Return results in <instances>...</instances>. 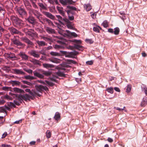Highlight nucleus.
<instances>
[{"label": "nucleus", "mask_w": 147, "mask_h": 147, "mask_svg": "<svg viewBox=\"0 0 147 147\" xmlns=\"http://www.w3.org/2000/svg\"><path fill=\"white\" fill-rule=\"evenodd\" d=\"M86 42L90 44H91L93 43V41L91 39H86L85 40Z\"/></svg>", "instance_id": "nucleus-45"}, {"label": "nucleus", "mask_w": 147, "mask_h": 147, "mask_svg": "<svg viewBox=\"0 0 147 147\" xmlns=\"http://www.w3.org/2000/svg\"><path fill=\"white\" fill-rule=\"evenodd\" d=\"M2 147H11L10 145L5 144H2Z\"/></svg>", "instance_id": "nucleus-62"}, {"label": "nucleus", "mask_w": 147, "mask_h": 147, "mask_svg": "<svg viewBox=\"0 0 147 147\" xmlns=\"http://www.w3.org/2000/svg\"><path fill=\"white\" fill-rule=\"evenodd\" d=\"M108 31L111 33L113 34L114 32L112 28H109L108 29Z\"/></svg>", "instance_id": "nucleus-59"}, {"label": "nucleus", "mask_w": 147, "mask_h": 147, "mask_svg": "<svg viewBox=\"0 0 147 147\" xmlns=\"http://www.w3.org/2000/svg\"><path fill=\"white\" fill-rule=\"evenodd\" d=\"M147 104V98H143L141 104V106L142 107H145Z\"/></svg>", "instance_id": "nucleus-29"}, {"label": "nucleus", "mask_w": 147, "mask_h": 147, "mask_svg": "<svg viewBox=\"0 0 147 147\" xmlns=\"http://www.w3.org/2000/svg\"><path fill=\"white\" fill-rule=\"evenodd\" d=\"M32 4L33 7L35 9H38V7L35 2L33 1L32 2Z\"/></svg>", "instance_id": "nucleus-51"}, {"label": "nucleus", "mask_w": 147, "mask_h": 147, "mask_svg": "<svg viewBox=\"0 0 147 147\" xmlns=\"http://www.w3.org/2000/svg\"><path fill=\"white\" fill-rule=\"evenodd\" d=\"M93 30L96 32H100V30L98 28L94 27L93 28Z\"/></svg>", "instance_id": "nucleus-44"}, {"label": "nucleus", "mask_w": 147, "mask_h": 147, "mask_svg": "<svg viewBox=\"0 0 147 147\" xmlns=\"http://www.w3.org/2000/svg\"><path fill=\"white\" fill-rule=\"evenodd\" d=\"M114 90L117 92H120V89L118 87H115L114 88Z\"/></svg>", "instance_id": "nucleus-63"}, {"label": "nucleus", "mask_w": 147, "mask_h": 147, "mask_svg": "<svg viewBox=\"0 0 147 147\" xmlns=\"http://www.w3.org/2000/svg\"><path fill=\"white\" fill-rule=\"evenodd\" d=\"M24 4L29 14H33L34 15L35 13L37 14L36 12L37 13L38 11L32 8L30 3L28 1L25 0L24 1Z\"/></svg>", "instance_id": "nucleus-3"}, {"label": "nucleus", "mask_w": 147, "mask_h": 147, "mask_svg": "<svg viewBox=\"0 0 147 147\" xmlns=\"http://www.w3.org/2000/svg\"><path fill=\"white\" fill-rule=\"evenodd\" d=\"M38 70L39 71V72L34 71L33 72V74L35 76L41 79L44 78V76L43 75L49 76L51 74V73L49 71H45L42 70Z\"/></svg>", "instance_id": "nucleus-2"}, {"label": "nucleus", "mask_w": 147, "mask_h": 147, "mask_svg": "<svg viewBox=\"0 0 147 147\" xmlns=\"http://www.w3.org/2000/svg\"><path fill=\"white\" fill-rule=\"evenodd\" d=\"M17 12L20 17L23 18L24 16L27 15V13L26 11L24 9L19 7L17 8Z\"/></svg>", "instance_id": "nucleus-7"}, {"label": "nucleus", "mask_w": 147, "mask_h": 147, "mask_svg": "<svg viewBox=\"0 0 147 147\" xmlns=\"http://www.w3.org/2000/svg\"><path fill=\"white\" fill-rule=\"evenodd\" d=\"M36 90L39 92L42 93L44 90L46 91L49 90L48 88L46 86H43L42 85H37L35 86Z\"/></svg>", "instance_id": "nucleus-11"}, {"label": "nucleus", "mask_w": 147, "mask_h": 147, "mask_svg": "<svg viewBox=\"0 0 147 147\" xmlns=\"http://www.w3.org/2000/svg\"><path fill=\"white\" fill-rule=\"evenodd\" d=\"M42 65L44 67L47 69L54 67V66L53 65L49 64L43 63L42 64Z\"/></svg>", "instance_id": "nucleus-31"}, {"label": "nucleus", "mask_w": 147, "mask_h": 147, "mask_svg": "<svg viewBox=\"0 0 147 147\" xmlns=\"http://www.w3.org/2000/svg\"><path fill=\"white\" fill-rule=\"evenodd\" d=\"M45 82L48 84L49 86H53L55 84L47 80H45Z\"/></svg>", "instance_id": "nucleus-47"}, {"label": "nucleus", "mask_w": 147, "mask_h": 147, "mask_svg": "<svg viewBox=\"0 0 147 147\" xmlns=\"http://www.w3.org/2000/svg\"><path fill=\"white\" fill-rule=\"evenodd\" d=\"M66 61L67 63L69 64H71V63L76 64L77 63L76 61L70 59H67L66 60Z\"/></svg>", "instance_id": "nucleus-36"}, {"label": "nucleus", "mask_w": 147, "mask_h": 147, "mask_svg": "<svg viewBox=\"0 0 147 147\" xmlns=\"http://www.w3.org/2000/svg\"><path fill=\"white\" fill-rule=\"evenodd\" d=\"M61 114L58 112H56L55 114L54 117V118L57 121H58L60 118Z\"/></svg>", "instance_id": "nucleus-30"}, {"label": "nucleus", "mask_w": 147, "mask_h": 147, "mask_svg": "<svg viewBox=\"0 0 147 147\" xmlns=\"http://www.w3.org/2000/svg\"><path fill=\"white\" fill-rule=\"evenodd\" d=\"M50 54L52 56H58L59 55V53L53 51L51 52Z\"/></svg>", "instance_id": "nucleus-42"}, {"label": "nucleus", "mask_w": 147, "mask_h": 147, "mask_svg": "<svg viewBox=\"0 0 147 147\" xmlns=\"http://www.w3.org/2000/svg\"><path fill=\"white\" fill-rule=\"evenodd\" d=\"M51 133L49 130H47L46 132V135L48 138H50L51 136Z\"/></svg>", "instance_id": "nucleus-38"}, {"label": "nucleus", "mask_w": 147, "mask_h": 147, "mask_svg": "<svg viewBox=\"0 0 147 147\" xmlns=\"http://www.w3.org/2000/svg\"><path fill=\"white\" fill-rule=\"evenodd\" d=\"M87 65H91L93 64V61H88L86 62Z\"/></svg>", "instance_id": "nucleus-54"}, {"label": "nucleus", "mask_w": 147, "mask_h": 147, "mask_svg": "<svg viewBox=\"0 0 147 147\" xmlns=\"http://www.w3.org/2000/svg\"><path fill=\"white\" fill-rule=\"evenodd\" d=\"M0 13H2L3 15L5 13L4 9L1 7H0Z\"/></svg>", "instance_id": "nucleus-52"}, {"label": "nucleus", "mask_w": 147, "mask_h": 147, "mask_svg": "<svg viewBox=\"0 0 147 147\" xmlns=\"http://www.w3.org/2000/svg\"><path fill=\"white\" fill-rule=\"evenodd\" d=\"M74 47L77 49L80 50V49L82 48V47L80 45H74Z\"/></svg>", "instance_id": "nucleus-50"}, {"label": "nucleus", "mask_w": 147, "mask_h": 147, "mask_svg": "<svg viewBox=\"0 0 147 147\" xmlns=\"http://www.w3.org/2000/svg\"><path fill=\"white\" fill-rule=\"evenodd\" d=\"M125 107H123V108L121 109V108H119L118 107H114V109H116L117 110H119V111H123V110H124Z\"/></svg>", "instance_id": "nucleus-57"}, {"label": "nucleus", "mask_w": 147, "mask_h": 147, "mask_svg": "<svg viewBox=\"0 0 147 147\" xmlns=\"http://www.w3.org/2000/svg\"><path fill=\"white\" fill-rule=\"evenodd\" d=\"M113 33L116 35H117L119 34L120 29L118 27H116L114 29Z\"/></svg>", "instance_id": "nucleus-34"}, {"label": "nucleus", "mask_w": 147, "mask_h": 147, "mask_svg": "<svg viewBox=\"0 0 147 147\" xmlns=\"http://www.w3.org/2000/svg\"><path fill=\"white\" fill-rule=\"evenodd\" d=\"M8 5H7L9 7H12L13 6V4L12 3L11 1L8 2Z\"/></svg>", "instance_id": "nucleus-55"}, {"label": "nucleus", "mask_w": 147, "mask_h": 147, "mask_svg": "<svg viewBox=\"0 0 147 147\" xmlns=\"http://www.w3.org/2000/svg\"><path fill=\"white\" fill-rule=\"evenodd\" d=\"M69 20L71 21L73 20L74 19V16H69Z\"/></svg>", "instance_id": "nucleus-64"}, {"label": "nucleus", "mask_w": 147, "mask_h": 147, "mask_svg": "<svg viewBox=\"0 0 147 147\" xmlns=\"http://www.w3.org/2000/svg\"><path fill=\"white\" fill-rule=\"evenodd\" d=\"M7 105L9 107H13L14 108L16 107V106L14 103L12 102H9L7 103Z\"/></svg>", "instance_id": "nucleus-40"}, {"label": "nucleus", "mask_w": 147, "mask_h": 147, "mask_svg": "<svg viewBox=\"0 0 147 147\" xmlns=\"http://www.w3.org/2000/svg\"><path fill=\"white\" fill-rule=\"evenodd\" d=\"M43 14L47 17L52 20H54L55 19V17L49 12L45 11L43 12Z\"/></svg>", "instance_id": "nucleus-21"}, {"label": "nucleus", "mask_w": 147, "mask_h": 147, "mask_svg": "<svg viewBox=\"0 0 147 147\" xmlns=\"http://www.w3.org/2000/svg\"><path fill=\"white\" fill-rule=\"evenodd\" d=\"M24 70L26 72H28L29 74H32L33 72L32 70L31 69H24Z\"/></svg>", "instance_id": "nucleus-53"}, {"label": "nucleus", "mask_w": 147, "mask_h": 147, "mask_svg": "<svg viewBox=\"0 0 147 147\" xmlns=\"http://www.w3.org/2000/svg\"><path fill=\"white\" fill-rule=\"evenodd\" d=\"M19 55L21 57L22 59L26 61H27L28 60L29 56L26 55L25 53L20 52L19 53Z\"/></svg>", "instance_id": "nucleus-18"}, {"label": "nucleus", "mask_w": 147, "mask_h": 147, "mask_svg": "<svg viewBox=\"0 0 147 147\" xmlns=\"http://www.w3.org/2000/svg\"><path fill=\"white\" fill-rule=\"evenodd\" d=\"M12 41L14 45L17 46H25V44L22 43L19 40L16 39L15 37L12 39Z\"/></svg>", "instance_id": "nucleus-13"}, {"label": "nucleus", "mask_w": 147, "mask_h": 147, "mask_svg": "<svg viewBox=\"0 0 147 147\" xmlns=\"http://www.w3.org/2000/svg\"><path fill=\"white\" fill-rule=\"evenodd\" d=\"M102 25L105 28H107L108 26V23L107 20L104 21L102 23Z\"/></svg>", "instance_id": "nucleus-39"}, {"label": "nucleus", "mask_w": 147, "mask_h": 147, "mask_svg": "<svg viewBox=\"0 0 147 147\" xmlns=\"http://www.w3.org/2000/svg\"><path fill=\"white\" fill-rule=\"evenodd\" d=\"M59 1L63 5L72 4L73 3L72 0H59Z\"/></svg>", "instance_id": "nucleus-16"}, {"label": "nucleus", "mask_w": 147, "mask_h": 147, "mask_svg": "<svg viewBox=\"0 0 147 147\" xmlns=\"http://www.w3.org/2000/svg\"><path fill=\"white\" fill-rule=\"evenodd\" d=\"M8 30L9 31L11 34L12 35L14 34H18L21 36H22L23 34L21 32L19 31L13 27H9Z\"/></svg>", "instance_id": "nucleus-8"}, {"label": "nucleus", "mask_w": 147, "mask_h": 147, "mask_svg": "<svg viewBox=\"0 0 147 147\" xmlns=\"http://www.w3.org/2000/svg\"><path fill=\"white\" fill-rule=\"evenodd\" d=\"M36 13L37 14L35 13V14L34 15L38 19L39 22L42 24H44L45 22H47L48 19L47 18H42V15L38 11Z\"/></svg>", "instance_id": "nucleus-5"}, {"label": "nucleus", "mask_w": 147, "mask_h": 147, "mask_svg": "<svg viewBox=\"0 0 147 147\" xmlns=\"http://www.w3.org/2000/svg\"><path fill=\"white\" fill-rule=\"evenodd\" d=\"M47 22L49 25H52L53 24V22L51 20L49 19H48Z\"/></svg>", "instance_id": "nucleus-61"}, {"label": "nucleus", "mask_w": 147, "mask_h": 147, "mask_svg": "<svg viewBox=\"0 0 147 147\" xmlns=\"http://www.w3.org/2000/svg\"><path fill=\"white\" fill-rule=\"evenodd\" d=\"M15 74H18L24 75L25 73L23 72L22 69H15L13 70Z\"/></svg>", "instance_id": "nucleus-26"}, {"label": "nucleus", "mask_w": 147, "mask_h": 147, "mask_svg": "<svg viewBox=\"0 0 147 147\" xmlns=\"http://www.w3.org/2000/svg\"><path fill=\"white\" fill-rule=\"evenodd\" d=\"M3 24L5 26L7 27L10 25L11 23L8 19H6L4 20Z\"/></svg>", "instance_id": "nucleus-28"}, {"label": "nucleus", "mask_w": 147, "mask_h": 147, "mask_svg": "<svg viewBox=\"0 0 147 147\" xmlns=\"http://www.w3.org/2000/svg\"><path fill=\"white\" fill-rule=\"evenodd\" d=\"M31 98V96L26 94L24 95H19L18 97V99L20 103H22L23 100L26 101L29 100Z\"/></svg>", "instance_id": "nucleus-6"}, {"label": "nucleus", "mask_w": 147, "mask_h": 147, "mask_svg": "<svg viewBox=\"0 0 147 147\" xmlns=\"http://www.w3.org/2000/svg\"><path fill=\"white\" fill-rule=\"evenodd\" d=\"M58 70L56 72V74L60 77H65V74L64 73L65 72L66 69L62 67H58Z\"/></svg>", "instance_id": "nucleus-10"}, {"label": "nucleus", "mask_w": 147, "mask_h": 147, "mask_svg": "<svg viewBox=\"0 0 147 147\" xmlns=\"http://www.w3.org/2000/svg\"><path fill=\"white\" fill-rule=\"evenodd\" d=\"M36 42L39 46H44L45 45V42L43 41H38Z\"/></svg>", "instance_id": "nucleus-35"}, {"label": "nucleus", "mask_w": 147, "mask_h": 147, "mask_svg": "<svg viewBox=\"0 0 147 147\" xmlns=\"http://www.w3.org/2000/svg\"><path fill=\"white\" fill-rule=\"evenodd\" d=\"M56 16L57 18L59 20V22L62 25H64V24L63 23V18L62 17L60 16V15H56Z\"/></svg>", "instance_id": "nucleus-32"}, {"label": "nucleus", "mask_w": 147, "mask_h": 147, "mask_svg": "<svg viewBox=\"0 0 147 147\" xmlns=\"http://www.w3.org/2000/svg\"><path fill=\"white\" fill-rule=\"evenodd\" d=\"M10 89V87L4 86L2 87V89L3 90L5 91H7Z\"/></svg>", "instance_id": "nucleus-56"}, {"label": "nucleus", "mask_w": 147, "mask_h": 147, "mask_svg": "<svg viewBox=\"0 0 147 147\" xmlns=\"http://www.w3.org/2000/svg\"><path fill=\"white\" fill-rule=\"evenodd\" d=\"M3 98L4 99H6L8 100H11L12 99V98L8 96V95H6L3 96Z\"/></svg>", "instance_id": "nucleus-41"}, {"label": "nucleus", "mask_w": 147, "mask_h": 147, "mask_svg": "<svg viewBox=\"0 0 147 147\" xmlns=\"http://www.w3.org/2000/svg\"><path fill=\"white\" fill-rule=\"evenodd\" d=\"M30 55L37 58L40 57V55L37 53V52L34 50H32L29 52Z\"/></svg>", "instance_id": "nucleus-20"}, {"label": "nucleus", "mask_w": 147, "mask_h": 147, "mask_svg": "<svg viewBox=\"0 0 147 147\" xmlns=\"http://www.w3.org/2000/svg\"><path fill=\"white\" fill-rule=\"evenodd\" d=\"M84 8L87 11H89L92 8L91 5L89 3L84 4Z\"/></svg>", "instance_id": "nucleus-27"}, {"label": "nucleus", "mask_w": 147, "mask_h": 147, "mask_svg": "<svg viewBox=\"0 0 147 147\" xmlns=\"http://www.w3.org/2000/svg\"><path fill=\"white\" fill-rule=\"evenodd\" d=\"M60 52L62 54L65 55L66 57L69 58H74V56L78 54V52L76 51L67 52L65 51H60Z\"/></svg>", "instance_id": "nucleus-4"}, {"label": "nucleus", "mask_w": 147, "mask_h": 147, "mask_svg": "<svg viewBox=\"0 0 147 147\" xmlns=\"http://www.w3.org/2000/svg\"><path fill=\"white\" fill-rule=\"evenodd\" d=\"M31 61L35 65H40V61L38 60L35 59H32Z\"/></svg>", "instance_id": "nucleus-33"}, {"label": "nucleus", "mask_w": 147, "mask_h": 147, "mask_svg": "<svg viewBox=\"0 0 147 147\" xmlns=\"http://www.w3.org/2000/svg\"><path fill=\"white\" fill-rule=\"evenodd\" d=\"M21 39L22 41L27 44V49L30 48H33L34 45L33 43L28 38L26 37H22L21 38Z\"/></svg>", "instance_id": "nucleus-9"}, {"label": "nucleus", "mask_w": 147, "mask_h": 147, "mask_svg": "<svg viewBox=\"0 0 147 147\" xmlns=\"http://www.w3.org/2000/svg\"><path fill=\"white\" fill-rule=\"evenodd\" d=\"M57 9L58 10L59 13L62 16H65V12L63 11V8L62 7H60L58 6L57 7Z\"/></svg>", "instance_id": "nucleus-25"}, {"label": "nucleus", "mask_w": 147, "mask_h": 147, "mask_svg": "<svg viewBox=\"0 0 147 147\" xmlns=\"http://www.w3.org/2000/svg\"><path fill=\"white\" fill-rule=\"evenodd\" d=\"M32 14L31 15H32ZM27 20L32 25H34L35 24L36 20L34 18L32 15L30 16H29V17L27 19Z\"/></svg>", "instance_id": "nucleus-17"}, {"label": "nucleus", "mask_w": 147, "mask_h": 147, "mask_svg": "<svg viewBox=\"0 0 147 147\" xmlns=\"http://www.w3.org/2000/svg\"><path fill=\"white\" fill-rule=\"evenodd\" d=\"M10 84L13 86H19L21 85V82L17 81L11 80L10 82Z\"/></svg>", "instance_id": "nucleus-23"}, {"label": "nucleus", "mask_w": 147, "mask_h": 147, "mask_svg": "<svg viewBox=\"0 0 147 147\" xmlns=\"http://www.w3.org/2000/svg\"><path fill=\"white\" fill-rule=\"evenodd\" d=\"M96 14L95 13H94L92 14L91 16V17L93 19H95L96 18Z\"/></svg>", "instance_id": "nucleus-60"}, {"label": "nucleus", "mask_w": 147, "mask_h": 147, "mask_svg": "<svg viewBox=\"0 0 147 147\" xmlns=\"http://www.w3.org/2000/svg\"><path fill=\"white\" fill-rule=\"evenodd\" d=\"M67 7L68 8L70 9V10H76V8L74 7L71 6H67Z\"/></svg>", "instance_id": "nucleus-49"}, {"label": "nucleus", "mask_w": 147, "mask_h": 147, "mask_svg": "<svg viewBox=\"0 0 147 147\" xmlns=\"http://www.w3.org/2000/svg\"><path fill=\"white\" fill-rule=\"evenodd\" d=\"M22 82L24 84H26L29 86H31L32 85V84L31 83L28 82L26 81L25 80H23L22 81Z\"/></svg>", "instance_id": "nucleus-46"}, {"label": "nucleus", "mask_w": 147, "mask_h": 147, "mask_svg": "<svg viewBox=\"0 0 147 147\" xmlns=\"http://www.w3.org/2000/svg\"><path fill=\"white\" fill-rule=\"evenodd\" d=\"M6 55L7 59H11L12 60L16 59L17 58V57L15 56L14 54L11 53H6Z\"/></svg>", "instance_id": "nucleus-15"}, {"label": "nucleus", "mask_w": 147, "mask_h": 147, "mask_svg": "<svg viewBox=\"0 0 147 147\" xmlns=\"http://www.w3.org/2000/svg\"><path fill=\"white\" fill-rule=\"evenodd\" d=\"M106 90L111 94H113V93L114 90L113 87H111L110 88H107Z\"/></svg>", "instance_id": "nucleus-37"}, {"label": "nucleus", "mask_w": 147, "mask_h": 147, "mask_svg": "<svg viewBox=\"0 0 147 147\" xmlns=\"http://www.w3.org/2000/svg\"><path fill=\"white\" fill-rule=\"evenodd\" d=\"M10 19L13 23L15 24L17 27L21 28L24 26V22L18 17L13 15L10 16Z\"/></svg>", "instance_id": "nucleus-1"}, {"label": "nucleus", "mask_w": 147, "mask_h": 147, "mask_svg": "<svg viewBox=\"0 0 147 147\" xmlns=\"http://www.w3.org/2000/svg\"><path fill=\"white\" fill-rule=\"evenodd\" d=\"M131 87L130 85H128L127 86V88L126 89V92H129L131 90Z\"/></svg>", "instance_id": "nucleus-48"}, {"label": "nucleus", "mask_w": 147, "mask_h": 147, "mask_svg": "<svg viewBox=\"0 0 147 147\" xmlns=\"http://www.w3.org/2000/svg\"><path fill=\"white\" fill-rule=\"evenodd\" d=\"M45 29L47 32L49 34H53L55 32V31L54 29L48 27H46Z\"/></svg>", "instance_id": "nucleus-24"}, {"label": "nucleus", "mask_w": 147, "mask_h": 147, "mask_svg": "<svg viewBox=\"0 0 147 147\" xmlns=\"http://www.w3.org/2000/svg\"><path fill=\"white\" fill-rule=\"evenodd\" d=\"M64 36L68 37H71L72 36L74 37L77 36V34L74 32H71L69 30H66L64 33Z\"/></svg>", "instance_id": "nucleus-12"}, {"label": "nucleus", "mask_w": 147, "mask_h": 147, "mask_svg": "<svg viewBox=\"0 0 147 147\" xmlns=\"http://www.w3.org/2000/svg\"><path fill=\"white\" fill-rule=\"evenodd\" d=\"M38 5L42 9H45L46 8V7L44 6L42 3H38Z\"/></svg>", "instance_id": "nucleus-43"}, {"label": "nucleus", "mask_w": 147, "mask_h": 147, "mask_svg": "<svg viewBox=\"0 0 147 147\" xmlns=\"http://www.w3.org/2000/svg\"><path fill=\"white\" fill-rule=\"evenodd\" d=\"M25 91L26 92H28L32 96H34L36 95L38 96H40V95L38 93L35 91H33V92H32L31 91L30 89H26L25 90Z\"/></svg>", "instance_id": "nucleus-19"}, {"label": "nucleus", "mask_w": 147, "mask_h": 147, "mask_svg": "<svg viewBox=\"0 0 147 147\" xmlns=\"http://www.w3.org/2000/svg\"><path fill=\"white\" fill-rule=\"evenodd\" d=\"M42 38L44 39V40L46 41H48L50 40V39L49 38H47V37H42Z\"/></svg>", "instance_id": "nucleus-58"}, {"label": "nucleus", "mask_w": 147, "mask_h": 147, "mask_svg": "<svg viewBox=\"0 0 147 147\" xmlns=\"http://www.w3.org/2000/svg\"><path fill=\"white\" fill-rule=\"evenodd\" d=\"M63 20L66 23V26L68 28L71 29H73L74 28L71 25V22L69 20L66 18H63Z\"/></svg>", "instance_id": "nucleus-14"}, {"label": "nucleus", "mask_w": 147, "mask_h": 147, "mask_svg": "<svg viewBox=\"0 0 147 147\" xmlns=\"http://www.w3.org/2000/svg\"><path fill=\"white\" fill-rule=\"evenodd\" d=\"M13 92L16 93H24V90L16 87H14L13 89Z\"/></svg>", "instance_id": "nucleus-22"}]
</instances>
